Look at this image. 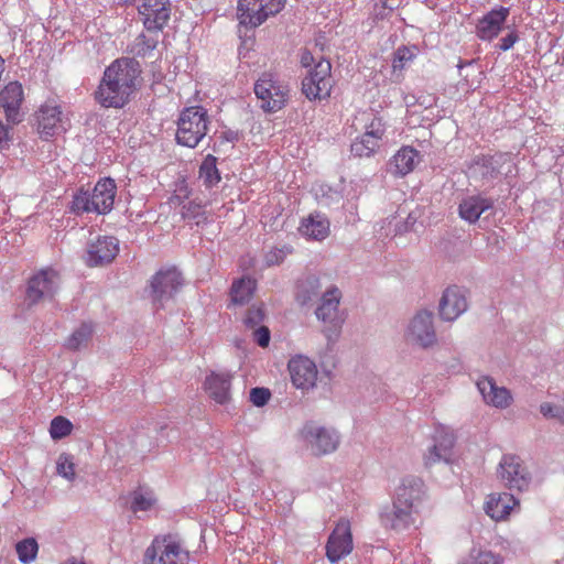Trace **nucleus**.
<instances>
[{"instance_id":"obj_1","label":"nucleus","mask_w":564,"mask_h":564,"mask_svg":"<svg viewBox=\"0 0 564 564\" xmlns=\"http://www.w3.org/2000/svg\"><path fill=\"white\" fill-rule=\"evenodd\" d=\"M141 73L140 63L132 57L113 61L95 91L96 101L104 108H123L138 90Z\"/></svg>"},{"instance_id":"obj_2","label":"nucleus","mask_w":564,"mask_h":564,"mask_svg":"<svg viewBox=\"0 0 564 564\" xmlns=\"http://www.w3.org/2000/svg\"><path fill=\"white\" fill-rule=\"evenodd\" d=\"M117 186L112 178H101L94 186L91 193L80 189L73 198V210L80 213L108 214L115 203Z\"/></svg>"},{"instance_id":"obj_3","label":"nucleus","mask_w":564,"mask_h":564,"mask_svg":"<svg viewBox=\"0 0 564 564\" xmlns=\"http://www.w3.org/2000/svg\"><path fill=\"white\" fill-rule=\"evenodd\" d=\"M208 123L206 109L199 106L185 108L177 120V143L187 148L197 147L207 134Z\"/></svg>"},{"instance_id":"obj_4","label":"nucleus","mask_w":564,"mask_h":564,"mask_svg":"<svg viewBox=\"0 0 564 564\" xmlns=\"http://www.w3.org/2000/svg\"><path fill=\"white\" fill-rule=\"evenodd\" d=\"M497 477L505 488L518 492L529 490L532 482L530 470L516 454L502 455L497 467Z\"/></svg>"},{"instance_id":"obj_5","label":"nucleus","mask_w":564,"mask_h":564,"mask_svg":"<svg viewBox=\"0 0 564 564\" xmlns=\"http://www.w3.org/2000/svg\"><path fill=\"white\" fill-rule=\"evenodd\" d=\"M189 552L172 535L155 538L144 554L145 564H187Z\"/></svg>"},{"instance_id":"obj_6","label":"nucleus","mask_w":564,"mask_h":564,"mask_svg":"<svg viewBox=\"0 0 564 564\" xmlns=\"http://www.w3.org/2000/svg\"><path fill=\"white\" fill-rule=\"evenodd\" d=\"M283 8L284 0H239L237 17L240 24L257 28Z\"/></svg>"},{"instance_id":"obj_7","label":"nucleus","mask_w":564,"mask_h":564,"mask_svg":"<svg viewBox=\"0 0 564 564\" xmlns=\"http://www.w3.org/2000/svg\"><path fill=\"white\" fill-rule=\"evenodd\" d=\"M332 64L321 58L302 80V93L310 100H322L330 96L333 79Z\"/></svg>"},{"instance_id":"obj_8","label":"nucleus","mask_w":564,"mask_h":564,"mask_svg":"<svg viewBox=\"0 0 564 564\" xmlns=\"http://www.w3.org/2000/svg\"><path fill=\"white\" fill-rule=\"evenodd\" d=\"M254 94L261 100V108L267 112H276L286 102L289 89L274 78L271 73H263L254 84Z\"/></svg>"},{"instance_id":"obj_9","label":"nucleus","mask_w":564,"mask_h":564,"mask_svg":"<svg viewBox=\"0 0 564 564\" xmlns=\"http://www.w3.org/2000/svg\"><path fill=\"white\" fill-rule=\"evenodd\" d=\"M301 436L316 456L333 453L339 445V435L334 429L319 426L314 422L304 424Z\"/></svg>"},{"instance_id":"obj_10","label":"nucleus","mask_w":564,"mask_h":564,"mask_svg":"<svg viewBox=\"0 0 564 564\" xmlns=\"http://www.w3.org/2000/svg\"><path fill=\"white\" fill-rule=\"evenodd\" d=\"M183 284V278L175 268L160 270L151 281V299L156 307H163L164 304L172 300Z\"/></svg>"},{"instance_id":"obj_11","label":"nucleus","mask_w":564,"mask_h":564,"mask_svg":"<svg viewBox=\"0 0 564 564\" xmlns=\"http://www.w3.org/2000/svg\"><path fill=\"white\" fill-rule=\"evenodd\" d=\"M340 297L341 294L337 288L334 286L327 290L322 296V303L315 311L316 317L326 325L324 334L329 340L338 336L343 324V318L338 312Z\"/></svg>"},{"instance_id":"obj_12","label":"nucleus","mask_w":564,"mask_h":564,"mask_svg":"<svg viewBox=\"0 0 564 564\" xmlns=\"http://www.w3.org/2000/svg\"><path fill=\"white\" fill-rule=\"evenodd\" d=\"M406 340L422 348H430L436 343V332L433 323V313L420 310L409 322Z\"/></svg>"},{"instance_id":"obj_13","label":"nucleus","mask_w":564,"mask_h":564,"mask_svg":"<svg viewBox=\"0 0 564 564\" xmlns=\"http://www.w3.org/2000/svg\"><path fill=\"white\" fill-rule=\"evenodd\" d=\"M58 289L57 273L52 269L41 270L30 278L25 292L28 306H33L42 300H51Z\"/></svg>"},{"instance_id":"obj_14","label":"nucleus","mask_w":564,"mask_h":564,"mask_svg":"<svg viewBox=\"0 0 564 564\" xmlns=\"http://www.w3.org/2000/svg\"><path fill=\"white\" fill-rule=\"evenodd\" d=\"M37 132L48 140L67 131L69 120L63 116L59 106L45 104L36 111Z\"/></svg>"},{"instance_id":"obj_15","label":"nucleus","mask_w":564,"mask_h":564,"mask_svg":"<svg viewBox=\"0 0 564 564\" xmlns=\"http://www.w3.org/2000/svg\"><path fill=\"white\" fill-rule=\"evenodd\" d=\"M119 252V240L113 236H98L90 240L84 257L88 267H102L111 263Z\"/></svg>"},{"instance_id":"obj_16","label":"nucleus","mask_w":564,"mask_h":564,"mask_svg":"<svg viewBox=\"0 0 564 564\" xmlns=\"http://www.w3.org/2000/svg\"><path fill=\"white\" fill-rule=\"evenodd\" d=\"M144 28L150 32H160L169 23L171 18L170 0H142L138 7Z\"/></svg>"},{"instance_id":"obj_17","label":"nucleus","mask_w":564,"mask_h":564,"mask_svg":"<svg viewBox=\"0 0 564 564\" xmlns=\"http://www.w3.org/2000/svg\"><path fill=\"white\" fill-rule=\"evenodd\" d=\"M455 437L451 430L440 426L435 430L433 445L424 454V465L431 467L437 463L452 462Z\"/></svg>"},{"instance_id":"obj_18","label":"nucleus","mask_w":564,"mask_h":564,"mask_svg":"<svg viewBox=\"0 0 564 564\" xmlns=\"http://www.w3.org/2000/svg\"><path fill=\"white\" fill-rule=\"evenodd\" d=\"M291 381L296 389L308 391L313 389L317 380V367L308 357L299 355L290 359L288 364Z\"/></svg>"},{"instance_id":"obj_19","label":"nucleus","mask_w":564,"mask_h":564,"mask_svg":"<svg viewBox=\"0 0 564 564\" xmlns=\"http://www.w3.org/2000/svg\"><path fill=\"white\" fill-rule=\"evenodd\" d=\"M416 509L398 505L392 500L390 506H384L379 513L381 525L387 530L402 532L410 529L414 522Z\"/></svg>"},{"instance_id":"obj_20","label":"nucleus","mask_w":564,"mask_h":564,"mask_svg":"<svg viewBox=\"0 0 564 564\" xmlns=\"http://www.w3.org/2000/svg\"><path fill=\"white\" fill-rule=\"evenodd\" d=\"M467 308L468 302L464 289L453 285L444 291L438 305L442 319L453 322L466 312Z\"/></svg>"},{"instance_id":"obj_21","label":"nucleus","mask_w":564,"mask_h":564,"mask_svg":"<svg viewBox=\"0 0 564 564\" xmlns=\"http://www.w3.org/2000/svg\"><path fill=\"white\" fill-rule=\"evenodd\" d=\"M352 550V539L348 522H339L330 533L326 544V556L330 563H337Z\"/></svg>"},{"instance_id":"obj_22","label":"nucleus","mask_w":564,"mask_h":564,"mask_svg":"<svg viewBox=\"0 0 564 564\" xmlns=\"http://www.w3.org/2000/svg\"><path fill=\"white\" fill-rule=\"evenodd\" d=\"M384 133V128L380 119H373L367 127L366 132L357 138L350 145V152L354 156L369 158L372 155L377 148H379V141Z\"/></svg>"},{"instance_id":"obj_23","label":"nucleus","mask_w":564,"mask_h":564,"mask_svg":"<svg viewBox=\"0 0 564 564\" xmlns=\"http://www.w3.org/2000/svg\"><path fill=\"white\" fill-rule=\"evenodd\" d=\"M510 13V9L499 7L485 14L476 25L477 36L482 41H491L500 31Z\"/></svg>"},{"instance_id":"obj_24","label":"nucleus","mask_w":564,"mask_h":564,"mask_svg":"<svg viewBox=\"0 0 564 564\" xmlns=\"http://www.w3.org/2000/svg\"><path fill=\"white\" fill-rule=\"evenodd\" d=\"M23 101V88L18 82H10L0 91V108H3L7 120L12 123L20 122V107Z\"/></svg>"},{"instance_id":"obj_25","label":"nucleus","mask_w":564,"mask_h":564,"mask_svg":"<svg viewBox=\"0 0 564 564\" xmlns=\"http://www.w3.org/2000/svg\"><path fill=\"white\" fill-rule=\"evenodd\" d=\"M423 488L424 484L421 478L406 476L397 487L393 501L400 506L416 509L415 503L421 500L424 494Z\"/></svg>"},{"instance_id":"obj_26","label":"nucleus","mask_w":564,"mask_h":564,"mask_svg":"<svg viewBox=\"0 0 564 564\" xmlns=\"http://www.w3.org/2000/svg\"><path fill=\"white\" fill-rule=\"evenodd\" d=\"M494 205L495 200L491 197L482 194L470 195L460 200L458 215L468 224H475L485 212L492 209Z\"/></svg>"},{"instance_id":"obj_27","label":"nucleus","mask_w":564,"mask_h":564,"mask_svg":"<svg viewBox=\"0 0 564 564\" xmlns=\"http://www.w3.org/2000/svg\"><path fill=\"white\" fill-rule=\"evenodd\" d=\"M477 387L485 402L489 405L498 409H506L512 403L513 398L510 390L505 387L497 386L492 378H481L478 380Z\"/></svg>"},{"instance_id":"obj_28","label":"nucleus","mask_w":564,"mask_h":564,"mask_svg":"<svg viewBox=\"0 0 564 564\" xmlns=\"http://www.w3.org/2000/svg\"><path fill=\"white\" fill-rule=\"evenodd\" d=\"M205 389L209 397L219 404L230 399L231 375L229 372H212L206 377Z\"/></svg>"},{"instance_id":"obj_29","label":"nucleus","mask_w":564,"mask_h":564,"mask_svg":"<svg viewBox=\"0 0 564 564\" xmlns=\"http://www.w3.org/2000/svg\"><path fill=\"white\" fill-rule=\"evenodd\" d=\"M519 501L510 492H500L489 496L486 502V513L496 521L505 520Z\"/></svg>"},{"instance_id":"obj_30","label":"nucleus","mask_w":564,"mask_h":564,"mask_svg":"<svg viewBox=\"0 0 564 564\" xmlns=\"http://www.w3.org/2000/svg\"><path fill=\"white\" fill-rule=\"evenodd\" d=\"M420 153L412 147H402L389 161V172L395 176L411 173L419 162Z\"/></svg>"},{"instance_id":"obj_31","label":"nucleus","mask_w":564,"mask_h":564,"mask_svg":"<svg viewBox=\"0 0 564 564\" xmlns=\"http://www.w3.org/2000/svg\"><path fill=\"white\" fill-rule=\"evenodd\" d=\"M300 231L311 239L321 241L329 235V221L321 214L310 215L302 221Z\"/></svg>"},{"instance_id":"obj_32","label":"nucleus","mask_w":564,"mask_h":564,"mask_svg":"<svg viewBox=\"0 0 564 564\" xmlns=\"http://www.w3.org/2000/svg\"><path fill=\"white\" fill-rule=\"evenodd\" d=\"M471 173L479 176L482 184L492 182L500 174L499 159L495 156H477L471 165Z\"/></svg>"},{"instance_id":"obj_33","label":"nucleus","mask_w":564,"mask_h":564,"mask_svg":"<svg viewBox=\"0 0 564 564\" xmlns=\"http://www.w3.org/2000/svg\"><path fill=\"white\" fill-rule=\"evenodd\" d=\"M257 282L250 276H242L232 282L230 299L234 304L245 305L254 294Z\"/></svg>"},{"instance_id":"obj_34","label":"nucleus","mask_w":564,"mask_h":564,"mask_svg":"<svg viewBox=\"0 0 564 564\" xmlns=\"http://www.w3.org/2000/svg\"><path fill=\"white\" fill-rule=\"evenodd\" d=\"M322 284L316 275H308L301 280L296 286V301L301 305H306L319 296Z\"/></svg>"},{"instance_id":"obj_35","label":"nucleus","mask_w":564,"mask_h":564,"mask_svg":"<svg viewBox=\"0 0 564 564\" xmlns=\"http://www.w3.org/2000/svg\"><path fill=\"white\" fill-rule=\"evenodd\" d=\"M216 164L217 158L208 154L199 166V178L203 180L206 187L216 186L221 180Z\"/></svg>"},{"instance_id":"obj_36","label":"nucleus","mask_w":564,"mask_h":564,"mask_svg":"<svg viewBox=\"0 0 564 564\" xmlns=\"http://www.w3.org/2000/svg\"><path fill=\"white\" fill-rule=\"evenodd\" d=\"M93 325L90 323H83L66 340V348L70 350H78L86 347L93 336Z\"/></svg>"},{"instance_id":"obj_37","label":"nucleus","mask_w":564,"mask_h":564,"mask_svg":"<svg viewBox=\"0 0 564 564\" xmlns=\"http://www.w3.org/2000/svg\"><path fill=\"white\" fill-rule=\"evenodd\" d=\"M18 558L23 564L35 561L39 552V543L34 538H25L15 544Z\"/></svg>"},{"instance_id":"obj_38","label":"nucleus","mask_w":564,"mask_h":564,"mask_svg":"<svg viewBox=\"0 0 564 564\" xmlns=\"http://www.w3.org/2000/svg\"><path fill=\"white\" fill-rule=\"evenodd\" d=\"M158 45V39L148 36L144 33H140L134 41L129 45V52L134 56L144 57L149 53L155 50Z\"/></svg>"},{"instance_id":"obj_39","label":"nucleus","mask_w":564,"mask_h":564,"mask_svg":"<svg viewBox=\"0 0 564 564\" xmlns=\"http://www.w3.org/2000/svg\"><path fill=\"white\" fill-rule=\"evenodd\" d=\"M155 498L152 492L144 491L142 488L132 492L131 510L135 513L138 511H147L152 508Z\"/></svg>"},{"instance_id":"obj_40","label":"nucleus","mask_w":564,"mask_h":564,"mask_svg":"<svg viewBox=\"0 0 564 564\" xmlns=\"http://www.w3.org/2000/svg\"><path fill=\"white\" fill-rule=\"evenodd\" d=\"M73 424L64 416H56L51 421L50 434L53 440H61L72 433Z\"/></svg>"},{"instance_id":"obj_41","label":"nucleus","mask_w":564,"mask_h":564,"mask_svg":"<svg viewBox=\"0 0 564 564\" xmlns=\"http://www.w3.org/2000/svg\"><path fill=\"white\" fill-rule=\"evenodd\" d=\"M57 474L65 479L73 481L76 477L73 457L68 454H61L56 462Z\"/></svg>"},{"instance_id":"obj_42","label":"nucleus","mask_w":564,"mask_h":564,"mask_svg":"<svg viewBox=\"0 0 564 564\" xmlns=\"http://www.w3.org/2000/svg\"><path fill=\"white\" fill-rule=\"evenodd\" d=\"M182 216L184 219L194 220L196 225L206 219L203 206L195 202H188L182 207Z\"/></svg>"},{"instance_id":"obj_43","label":"nucleus","mask_w":564,"mask_h":564,"mask_svg":"<svg viewBox=\"0 0 564 564\" xmlns=\"http://www.w3.org/2000/svg\"><path fill=\"white\" fill-rule=\"evenodd\" d=\"M415 56L414 52L406 47V46H400L393 54V61H392V67L393 70H402L405 66V64L413 59Z\"/></svg>"},{"instance_id":"obj_44","label":"nucleus","mask_w":564,"mask_h":564,"mask_svg":"<svg viewBox=\"0 0 564 564\" xmlns=\"http://www.w3.org/2000/svg\"><path fill=\"white\" fill-rule=\"evenodd\" d=\"M470 560L471 564H502V558L491 551L473 550Z\"/></svg>"},{"instance_id":"obj_45","label":"nucleus","mask_w":564,"mask_h":564,"mask_svg":"<svg viewBox=\"0 0 564 564\" xmlns=\"http://www.w3.org/2000/svg\"><path fill=\"white\" fill-rule=\"evenodd\" d=\"M289 253H291V248L286 246L282 248H272L264 256L265 264L268 267L278 265L284 261Z\"/></svg>"},{"instance_id":"obj_46","label":"nucleus","mask_w":564,"mask_h":564,"mask_svg":"<svg viewBox=\"0 0 564 564\" xmlns=\"http://www.w3.org/2000/svg\"><path fill=\"white\" fill-rule=\"evenodd\" d=\"M264 319V311L262 306H251L245 317V325L249 328H256Z\"/></svg>"},{"instance_id":"obj_47","label":"nucleus","mask_w":564,"mask_h":564,"mask_svg":"<svg viewBox=\"0 0 564 564\" xmlns=\"http://www.w3.org/2000/svg\"><path fill=\"white\" fill-rule=\"evenodd\" d=\"M271 398V392L268 388L257 387L250 391V401L256 406L265 405Z\"/></svg>"},{"instance_id":"obj_48","label":"nucleus","mask_w":564,"mask_h":564,"mask_svg":"<svg viewBox=\"0 0 564 564\" xmlns=\"http://www.w3.org/2000/svg\"><path fill=\"white\" fill-rule=\"evenodd\" d=\"M540 412L545 417L557 419L564 423V406L553 405L549 402H544L540 405Z\"/></svg>"},{"instance_id":"obj_49","label":"nucleus","mask_w":564,"mask_h":564,"mask_svg":"<svg viewBox=\"0 0 564 564\" xmlns=\"http://www.w3.org/2000/svg\"><path fill=\"white\" fill-rule=\"evenodd\" d=\"M270 330L267 326L253 328V340L262 348L268 347L270 343Z\"/></svg>"},{"instance_id":"obj_50","label":"nucleus","mask_w":564,"mask_h":564,"mask_svg":"<svg viewBox=\"0 0 564 564\" xmlns=\"http://www.w3.org/2000/svg\"><path fill=\"white\" fill-rule=\"evenodd\" d=\"M518 40H519V36H518L517 32L511 31L509 34H507L506 36H503L500 40L499 48L501 51L506 52V51L510 50Z\"/></svg>"},{"instance_id":"obj_51","label":"nucleus","mask_w":564,"mask_h":564,"mask_svg":"<svg viewBox=\"0 0 564 564\" xmlns=\"http://www.w3.org/2000/svg\"><path fill=\"white\" fill-rule=\"evenodd\" d=\"M9 128L0 120V150L9 147Z\"/></svg>"},{"instance_id":"obj_52","label":"nucleus","mask_w":564,"mask_h":564,"mask_svg":"<svg viewBox=\"0 0 564 564\" xmlns=\"http://www.w3.org/2000/svg\"><path fill=\"white\" fill-rule=\"evenodd\" d=\"M223 141H226V142H237L239 141L240 139V133L238 131H234V130H225L220 133V137H219Z\"/></svg>"},{"instance_id":"obj_53","label":"nucleus","mask_w":564,"mask_h":564,"mask_svg":"<svg viewBox=\"0 0 564 564\" xmlns=\"http://www.w3.org/2000/svg\"><path fill=\"white\" fill-rule=\"evenodd\" d=\"M313 63H314L313 54L310 51L304 50L301 53V64H302V66L303 67H310Z\"/></svg>"},{"instance_id":"obj_54","label":"nucleus","mask_w":564,"mask_h":564,"mask_svg":"<svg viewBox=\"0 0 564 564\" xmlns=\"http://www.w3.org/2000/svg\"><path fill=\"white\" fill-rule=\"evenodd\" d=\"M65 564H86L83 561H77L75 558L67 561Z\"/></svg>"},{"instance_id":"obj_55","label":"nucleus","mask_w":564,"mask_h":564,"mask_svg":"<svg viewBox=\"0 0 564 564\" xmlns=\"http://www.w3.org/2000/svg\"><path fill=\"white\" fill-rule=\"evenodd\" d=\"M467 64H470V63H469V62H463V61H459V63H458L457 67H458V69H462V68H463L465 65H467Z\"/></svg>"},{"instance_id":"obj_56","label":"nucleus","mask_w":564,"mask_h":564,"mask_svg":"<svg viewBox=\"0 0 564 564\" xmlns=\"http://www.w3.org/2000/svg\"><path fill=\"white\" fill-rule=\"evenodd\" d=\"M124 4H132L134 0H121Z\"/></svg>"},{"instance_id":"obj_57","label":"nucleus","mask_w":564,"mask_h":564,"mask_svg":"<svg viewBox=\"0 0 564 564\" xmlns=\"http://www.w3.org/2000/svg\"><path fill=\"white\" fill-rule=\"evenodd\" d=\"M561 152L564 155V144L561 147Z\"/></svg>"},{"instance_id":"obj_58","label":"nucleus","mask_w":564,"mask_h":564,"mask_svg":"<svg viewBox=\"0 0 564 564\" xmlns=\"http://www.w3.org/2000/svg\"><path fill=\"white\" fill-rule=\"evenodd\" d=\"M555 564H560L558 562H555Z\"/></svg>"}]
</instances>
